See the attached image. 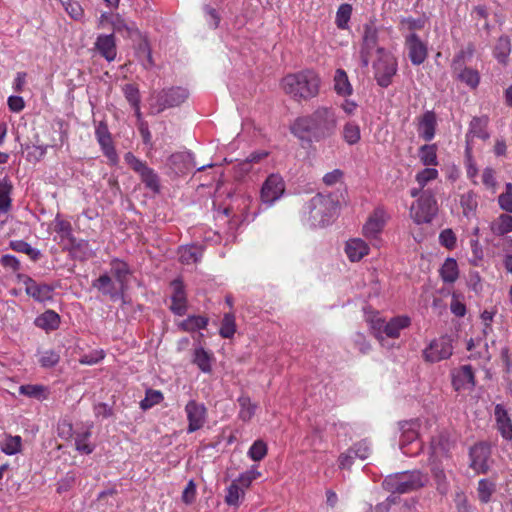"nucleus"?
I'll return each instance as SVG.
<instances>
[{"instance_id":"nucleus-62","label":"nucleus","mask_w":512,"mask_h":512,"mask_svg":"<svg viewBox=\"0 0 512 512\" xmlns=\"http://www.w3.org/2000/svg\"><path fill=\"white\" fill-rule=\"evenodd\" d=\"M125 98L132 106H137L140 103L139 90L133 84H125L123 87Z\"/></svg>"},{"instance_id":"nucleus-12","label":"nucleus","mask_w":512,"mask_h":512,"mask_svg":"<svg viewBox=\"0 0 512 512\" xmlns=\"http://www.w3.org/2000/svg\"><path fill=\"white\" fill-rule=\"evenodd\" d=\"M99 21L102 27L110 25L115 32L124 37H132L134 34L138 33L136 24L126 20L120 14L104 12L101 14Z\"/></svg>"},{"instance_id":"nucleus-34","label":"nucleus","mask_w":512,"mask_h":512,"mask_svg":"<svg viewBox=\"0 0 512 512\" xmlns=\"http://www.w3.org/2000/svg\"><path fill=\"white\" fill-rule=\"evenodd\" d=\"M431 471L437 485V490L441 494H446L448 491V481L445 473V465H443L441 460H431Z\"/></svg>"},{"instance_id":"nucleus-42","label":"nucleus","mask_w":512,"mask_h":512,"mask_svg":"<svg viewBox=\"0 0 512 512\" xmlns=\"http://www.w3.org/2000/svg\"><path fill=\"white\" fill-rule=\"evenodd\" d=\"M496 491V483L489 479H481L478 482L477 493L482 503H488Z\"/></svg>"},{"instance_id":"nucleus-37","label":"nucleus","mask_w":512,"mask_h":512,"mask_svg":"<svg viewBox=\"0 0 512 512\" xmlns=\"http://www.w3.org/2000/svg\"><path fill=\"white\" fill-rule=\"evenodd\" d=\"M441 279L445 283H454L459 276L457 261L454 258H447L440 268Z\"/></svg>"},{"instance_id":"nucleus-31","label":"nucleus","mask_w":512,"mask_h":512,"mask_svg":"<svg viewBox=\"0 0 512 512\" xmlns=\"http://www.w3.org/2000/svg\"><path fill=\"white\" fill-rule=\"evenodd\" d=\"M96 48L106 60L112 61L115 59L116 45L112 34L98 36L96 40Z\"/></svg>"},{"instance_id":"nucleus-48","label":"nucleus","mask_w":512,"mask_h":512,"mask_svg":"<svg viewBox=\"0 0 512 512\" xmlns=\"http://www.w3.org/2000/svg\"><path fill=\"white\" fill-rule=\"evenodd\" d=\"M164 399L163 393L159 390L147 389L145 398L140 402V408L142 410H148L153 406L161 403Z\"/></svg>"},{"instance_id":"nucleus-2","label":"nucleus","mask_w":512,"mask_h":512,"mask_svg":"<svg viewBox=\"0 0 512 512\" xmlns=\"http://www.w3.org/2000/svg\"><path fill=\"white\" fill-rule=\"evenodd\" d=\"M321 79L313 70H303L286 75L281 82L282 89L295 101L310 100L319 94Z\"/></svg>"},{"instance_id":"nucleus-7","label":"nucleus","mask_w":512,"mask_h":512,"mask_svg":"<svg viewBox=\"0 0 512 512\" xmlns=\"http://www.w3.org/2000/svg\"><path fill=\"white\" fill-rule=\"evenodd\" d=\"M375 79L381 87H388L397 71L396 59L385 49L378 48L374 63Z\"/></svg>"},{"instance_id":"nucleus-5","label":"nucleus","mask_w":512,"mask_h":512,"mask_svg":"<svg viewBox=\"0 0 512 512\" xmlns=\"http://www.w3.org/2000/svg\"><path fill=\"white\" fill-rule=\"evenodd\" d=\"M412 203L409 215L414 223L420 225L430 223L438 213V203L435 193L427 190L420 193Z\"/></svg>"},{"instance_id":"nucleus-54","label":"nucleus","mask_w":512,"mask_h":512,"mask_svg":"<svg viewBox=\"0 0 512 512\" xmlns=\"http://www.w3.org/2000/svg\"><path fill=\"white\" fill-rule=\"evenodd\" d=\"M368 322L375 337L383 341L386 321L379 314H374L369 317Z\"/></svg>"},{"instance_id":"nucleus-11","label":"nucleus","mask_w":512,"mask_h":512,"mask_svg":"<svg viewBox=\"0 0 512 512\" xmlns=\"http://www.w3.org/2000/svg\"><path fill=\"white\" fill-rule=\"evenodd\" d=\"M452 353V340L448 336H441L431 341L429 346L424 349L423 357L427 362L436 363L448 359Z\"/></svg>"},{"instance_id":"nucleus-3","label":"nucleus","mask_w":512,"mask_h":512,"mask_svg":"<svg viewBox=\"0 0 512 512\" xmlns=\"http://www.w3.org/2000/svg\"><path fill=\"white\" fill-rule=\"evenodd\" d=\"M433 423V419L429 418H417L401 422L399 447L402 452L406 455L417 454L421 449L420 437L430 430Z\"/></svg>"},{"instance_id":"nucleus-45","label":"nucleus","mask_w":512,"mask_h":512,"mask_svg":"<svg viewBox=\"0 0 512 512\" xmlns=\"http://www.w3.org/2000/svg\"><path fill=\"white\" fill-rule=\"evenodd\" d=\"M202 256V252L196 246H185L179 249V260L183 264L196 263Z\"/></svg>"},{"instance_id":"nucleus-23","label":"nucleus","mask_w":512,"mask_h":512,"mask_svg":"<svg viewBox=\"0 0 512 512\" xmlns=\"http://www.w3.org/2000/svg\"><path fill=\"white\" fill-rule=\"evenodd\" d=\"M169 165L177 175H183L195 167L194 157L190 152H178L170 156Z\"/></svg>"},{"instance_id":"nucleus-40","label":"nucleus","mask_w":512,"mask_h":512,"mask_svg":"<svg viewBox=\"0 0 512 512\" xmlns=\"http://www.w3.org/2000/svg\"><path fill=\"white\" fill-rule=\"evenodd\" d=\"M419 160L425 167L435 168L438 165L437 149L435 145H423L418 152Z\"/></svg>"},{"instance_id":"nucleus-64","label":"nucleus","mask_w":512,"mask_h":512,"mask_svg":"<svg viewBox=\"0 0 512 512\" xmlns=\"http://www.w3.org/2000/svg\"><path fill=\"white\" fill-rule=\"evenodd\" d=\"M439 240L448 249H452L456 245V236L451 229L443 230L439 235Z\"/></svg>"},{"instance_id":"nucleus-35","label":"nucleus","mask_w":512,"mask_h":512,"mask_svg":"<svg viewBox=\"0 0 512 512\" xmlns=\"http://www.w3.org/2000/svg\"><path fill=\"white\" fill-rule=\"evenodd\" d=\"M334 90L340 96L352 94V85L349 82L347 73L343 69H337L334 75Z\"/></svg>"},{"instance_id":"nucleus-10","label":"nucleus","mask_w":512,"mask_h":512,"mask_svg":"<svg viewBox=\"0 0 512 512\" xmlns=\"http://www.w3.org/2000/svg\"><path fill=\"white\" fill-rule=\"evenodd\" d=\"M285 192V182L279 174H271L261 187L260 199L267 206H272Z\"/></svg>"},{"instance_id":"nucleus-30","label":"nucleus","mask_w":512,"mask_h":512,"mask_svg":"<svg viewBox=\"0 0 512 512\" xmlns=\"http://www.w3.org/2000/svg\"><path fill=\"white\" fill-rule=\"evenodd\" d=\"M411 323V319L408 316H396L386 322L384 339L387 338H398L401 330L407 328Z\"/></svg>"},{"instance_id":"nucleus-60","label":"nucleus","mask_w":512,"mask_h":512,"mask_svg":"<svg viewBox=\"0 0 512 512\" xmlns=\"http://www.w3.org/2000/svg\"><path fill=\"white\" fill-rule=\"evenodd\" d=\"M267 454V445L262 440L255 441L248 451V456L253 461L262 460Z\"/></svg>"},{"instance_id":"nucleus-1","label":"nucleus","mask_w":512,"mask_h":512,"mask_svg":"<svg viewBox=\"0 0 512 512\" xmlns=\"http://www.w3.org/2000/svg\"><path fill=\"white\" fill-rule=\"evenodd\" d=\"M336 128L335 112L328 107H319L311 115L296 119L291 131L300 140L320 141L333 135Z\"/></svg>"},{"instance_id":"nucleus-22","label":"nucleus","mask_w":512,"mask_h":512,"mask_svg":"<svg viewBox=\"0 0 512 512\" xmlns=\"http://www.w3.org/2000/svg\"><path fill=\"white\" fill-rule=\"evenodd\" d=\"M93 287L97 288L104 295L109 296L112 300L123 298L125 290H120L117 282L113 281L108 274L101 275L93 282Z\"/></svg>"},{"instance_id":"nucleus-15","label":"nucleus","mask_w":512,"mask_h":512,"mask_svg":"<svg viewBox=\"0 0 512 512\" xmlns=\"http://www.w3.org/2000/svg\"><path fill=\"white\" fill-rule=\"evenodd\" d=\"M19 282L24 285L25 292L38 302H45L52 298L53 288L45 283H38L29 276L19 275Z\"/></svg>"},{"instance_id":"nucleus-9","label":"nucleus","mask_w":512,"mask_h":512,"mask_svg":"<svg viewBox=\"0 0 512 512\" xmlns=\"http://www.w3.org/2000/svg\"><path fill=\"white\" fill-rule=\"evenodd\" d=\"M54 228L61 239V243L65 249L70 250L72 253H76L77 250H83L84 253L87 250V242L77 240L72 234V226L70 222L62 219L59 215L55 217Z\"/></svg>"},{"instance_id":"nucleus-51","label":"nucleus","mask_w":512,"mask_h":512,"mask_svg":"<svg viewBox=\"0 0 512 512\" xmlns=\"http://www.w3.org/2000/svg\"><path fill=\"white\" fill-rule=\"evenodd\" d=\"M208 319L203 316H190L183 320L179 326L184 331H196L206 327Z\"/></svg>"},{"instance_id":"nucleus-47","label":"nucleus","mask_w":512,"mask_h":512,"mask_svg":"<svg viewBox=\"0 0 512 512\" xmlns=\"http://www.w3.org/2000/svg\"><path fill=\"white\" fill-rule=\"evenodd\" d=\"M90 435L91 432L89 429L76 433L75 446L77 451L83 454H90L93 452L94 446L88 442Z\"/></svg>"},{"instance_id":"nucleus-8","label":"nucleus","mask_w":512,"mask_h":512,"mask_svg":"<svg viewBox=\"0 0 512 512\" xmlns=\"http://www.w3.org/2000/svg\"><path fill=\"white\" fill-rule=\"evenodd\" d=\"M124 160L129 165V167L140 176L142 182L147 188L154 192L159 191V177L152 168L148 167L145 162L138 159L131 152H127L124 155Z\"/></svg>"},{"instance_id":"nucleus-17","label":"nucleus","mask_w":512,"mask_h":512,"mask_svg":"<svg viewBox=\"0 0 512 512\" xmlns=\"http://www.w3.org/2000/svg\"><path fill=\"white\" fill-rule=\"evenodd\" d=\"M491 456V449L485 443L474 445L470 449L471 468L477 473H487L489 470V459Z\"/></svg>"},{"instance_id":"nucleus-56","label":"nucleus","mask_w":512,"mask_h":512,"mask_svg":"<svg viewBox=\"0 0 512 512\" xmlns=\"http://www.w3.org/2000/svg\"><path fill=\"white\" fill-rule=\"evenodd\" d=\"M352 14V6L350 4H342L336 13V24L338 28L345 29Z\"/></svg>"},{"instance_id":"nucleus-21","label":"nucleus","mask_w":512,"mask_h":512,"mask_svg":"<svg viewBox=\"0 0 512 512\" xmlns=\"http://www.w3.org/2000/svg\"><path fill=\"white\" fill-rule=\"evenodd\" d=\"M439 177V172L436 168L425 167L419 170L415 175L416 187L410 189L411 197H417L420 193L427 191L425 187L432 181ZM428 190H430L428 188Z\"/></svg>"},{"instance_id":"nucleus-36","label":"nucleus","mask_w":512,"mask_h":512,"mask_svg":"<svg viewBox=\"0 0 512 512\" xmlns=\"http://www.w3.org/2000/svg\"><path fill=\"white\" fill-rule=\"evenodd\" d=\"M491 232L496 236H503L512 232V216L501 214L490 224Z\"/></svg>"},{"instance_id":"nucleus-33","label":"nucleus","mask_w":512,"mask_h":512,"mask_svg":"<svg viewBox=\"0 0 512 512\" xmlns=\"http://www.w3.org/2000/svg\"><path fill=\"white\" fill-rule=\"evenodd\" d=\"M511 53V40L508 36H500L494 46L493 56L502 65H507Z\"/></svg>"},{"instance_id":"nucleus-52","label":"nucleus","mask_w":512,"mask_h":512,"mask_svg":"<svg viewBox=\"0 0 512 512\" xmlns=\"http://www.w3.org/2000/svg\"><path fill=\"white\" fill-rule=\"evenodd\" d=\"M238 402L240 405L239 417L243 421H249L255 414L256 405L252 404L250 398L247 396H241Z\"/></svg>"},{"instance_id":"nucleus-4","label":"nucleus","mask_w":512,"mask_h":512,"mask_svg":"<svg viewBox=\"0 0 512 512\" xmlns=\"http://www.w3.org/2000/svg\"><path fill=\"white\" fill-rule=\"evenodd\" d=\"M303 213L311 226L323 227L334 217L336 206L330 197L318 194L305 205Z\"/></svg>"},{"instance_id":"nucleus-27","label":"nucleus","mask_w":512,"mask_h":512,"mask_svg":"<svg viewBox=\"0 0 512 512\" xmlns=\"http://www.w3.org/2000/svg\"><path fill=\"white\" fill-rule=\"evenodd\" d=\"M110 273L115 278L117 284L120 286V290H125L128 287V278L130 270L128 265L118 259H113L110 264Z\"/></svg>"},{"instance_id":"nucleus-63","label":"nucleus","mask_w":512,"mask_h":512,"mask_svg":"<svg viewBox=\"0 0 512 512\" xmlns=\"http://www.w3.org/2000/svg\"><path fill=\"white\" fill-rule=\"evenodd\" d=\"M59 359H60V357L56 352L49 350V351H45L42 354L39 361L43 367L50 368V367L55 366L59 362Z\"/></svg>"},{"instance_id":"nucleus-28","label":"nucleus","mask_w":512,"mask_h":512,"mask_svg":"<svg viewBox=\"0 0 512 512\" xmlns=\"http://www.w3.org/2000/svg\"><path fill=\"white\" fill-rule=\"evenodd\" d=\"M171 285L173 288L171 309L174 313L182 315L186 309V295L183 284L177 279Z\"/></svg>"},{"instance_id":"nucleus-50","label":"nucleus","mask_w":512,"mask_h":512,"mask_svg":"<svg viewBox=\"0 0 512 512\" xmlns=\"http://www.w3.org/2000/svg\"><path fill=\"white\" fill-rule=\"evenodd\" d=\"M236 332L235 315L232 313H226L223 316L219 334L223 338H231Z\"/></svg>"},{"instance_id":"nucleus-20","label":"nucleus","mask_w":512,"mask_h":512,"mask_svg":"<svg viewBox=\"0 0 512 512\" xmlns=\"http://www.w3.org/2000/svg\"><path fill=\"white\" fill-rule=\"evenodd\" d=\"M408 56L414 65L422 64L427 57V47L415 33L406 36Z\"/></svg>"},{"instance_id":"nucleus-53","label":"nucleus","mask_w":512,"mask_h":512,"mask_svg":"<svg viewBox=\"0 0 512 512\" xmlns=\"http://www.w3.org/2000/svg\"><path fill=\"white\" fill-rule=\"evenodd\" d=\"M19 393L35 399H45L46 388L43 385H22L19 387Z\"/></svg>"},{"instance_id":"nucleus-58","label":"nucleus","mask_w":512,"mask_h":512,"mask_svg":"<svg viewBox=\"0 0 512 512\" xmlns=\"http://www.w3.org/2000/svg\"><path fill=\"white\" fill-rule=\"evenodd\" d=\"M260 476L261 473L255 468H252L248 471L241 473L236 479H234V481L237 482L238 485L243 487V489L245 490L249 488L251 483Z\"/></svg>"},{"instance_id":"nucleus-24","label":"nucleus","mask_w":512,"mask_h":512,"mask_svg":"<svg viewBox=\"0 0 512 512\" xmlns=\"http://www.w3.org/2000/svg\"><path fill=\"white\" fill-rule=\"evenodd\" d=\"M345 254L351 262H358L368 255L369 245L361 238H352L345 243Z\"/></svg>"},{"instance_id":"nucleus-29","label":"nucleus","mask_w":512,"mask_h":512,"mask_svg":"<svg viewBox=\"0 0 512 512\" xmlns=\"http://www.w3.org/2000/svg\"><path fill=\"white\" fill-rule=\"evenodd\" d=\"M436 117L433 112L427 111L419 121L418 133L425 141H430L435 135Z\"/></svg>"},{"instance_id":"nucleus-16","label":"nucleus","mask_w":512,"mask_h":512,"mask_svg":"<svg viewBox=\"0 0 512 512\" xmlns=\"http://www.w3.org/2000/svg\"><path fill=\"white\" fill-rule=\"evenodd\" d=\"M96 139L101 146L104 155L108 158L111 165H116L119 161L117 152L113 146L111 134L105 123L100 122L95 130Z\"/></svg>"},{"instance_id":"nucleus-18","label":"nucleus","mask_w":512,"mask_h":512,"mask_svg":"<svg viewBox=\"0 0 512 512\" xmlns=\"http://www.w3.org/2000/svg\"><path fill=\"white\" fill-rule=\"evenodd\" d=\"M387 220L388 215L384 208L377 207L364 224L362 229L363 235L367 238H376L383 230Z\"/></svg>"},{"instance_id":"nucleus-39","label":"nucleus","mask_w":512,"mask_h":512,"mask_svg":"<svg viewBox=\"0 0 512 512\" xmlns=\"http://www.w3.org/2000/svg\"><path fill=\"white\" fill-rule=\"evenodd\" d=\"M245 491L234 480L226 489L225 503L229 506L238 507L244 499Z\"/></svg>"},{"instance_id":"nucleus-59","label":"nucleus","mask_w":512,"mask_h":512,"mask_svg":"<svg viewBox=\"0 0 512 512\" xmlns=\"http://www.w3.org/2000/svg\"><path fill=\"white\" fill-rule=\"evenodd\" d=\"M498 203L502 210L512 213V183H506L505 192L499 195Z\"/></svg>"},{"instance_id":"nucleus-49","label":"nucleus","mask_w":512,"mask_h":512,"mask_svg":"<svg viewBox=\"0 0 512 512\" xmlns=\"http://www.w3.org/2000/svg\"><path fill=\"white\" fill-rule=\"evenodd\" d=\"M66 13L74 20L81 21L84 18V10L79 2L74 0H59Z\"/></svg>"},{"instance_id":"nucleus-13","label":"nucleus","mask_w":512,"mask_h":512,"mask_svg":"<svg viewBox=\"0 0 512 512\" xmlns=\"http://www.w3.org/2000/svg\"><path fill=\"white\" fill-rule=\"evenodd\" d=\"M378 48V30L376 26L372 23L365 24L360 49V58L363 66H368L371 53L374 50L377 51Z\"/></svg>"},{"instance_id":"nucleus-32","label":"nucleus","mask_w":512,"mask_h":512,"mask_svg":"<svg viewBox=\"0 0 512 512\" xmlns=\"http://www.w3.org/2000/svg\"><path fill=\"white\" fill-rule=\"evenodd\" d=\"M187 97L188 92L183 88L177 87L163 91L161 101L164 107H174L183 103Z\"/></svg>"},{"instance_id":"nucleus-44","label":"nucleus","mask_w":512,"mask_h":512,"mask_svg":"<svg viewBox=\"0 0 512 512\" xmlns=\"http://www.w3.org/2000/svg\"><path fill=\"white\" fill-rule=\"evenodd\" d=\"M193 362L202 372L208 373L211 371L212 355L201 347L196 348Z\"/></svg>"},{"instance_id":"nucleus-25","label":"nucleus","mask_w":512,"mask_h":512,"mask_svg":"<svg viewBox=\"0 0 512 512\" xmlns=\"http://www.w3.org/2000/svg\"><path fill=\"white\" fill-rule=\"evenodd\" d=\"M454 443L446 434L440 433L431 440V460L447 459L448 453L453 448Z\"/></svg>"},{"instance_id":"nucleus-14","label":"nucleus","mask_w":512,"mask_h":512,"mask_svg":"<svg viewBox=\"0 0 512 512\" xmlns=\"http://www.w3.org/2000/svg\"><path fill=\"white\" fill-rule=\"evenodd\" d=\"M185 413L188 420V433L201 429L207 418V409L204 404L190 400L185 406Z\"/></svg>"},{"instance_id":"nucleus-6","label":"nucleus","mask_w":512,"mask_h":512,"mask_svg":"<svg viewBox=\"0 0 512 512\" xmlns=\"http://www.w3.org/2000/svg\"><path fill=\"white\" fill-rule=\"evenodd\" d=\"M427 478L420 471L402 472L388 476L384 488L392 493H408L424 486Z\"/></svg>"},{"instance_id":"nucleus-43","label":"nucleus","mask_w":512,"mask_h":512,"mask_svg":"<svg viewBox=\"0 0 512 512\" xmlns=\"http://www.w3.org/2000/svg\"><path fill=\"white\" fill-rule=\"evenodd\" d=\"M22 439L20 436L7 435L1 442L0 448L6 455H14L21 451Z\"/></svg>"},{"instance_id":"nucleus-19","label":"nucleus","mask_w":512,"mask_h":512,"mask_svg":"<svg viewBox=\"0 0 512 512\" xmlns=\"http://www.w3.org/2000/svg\"><path fill=\"white\" fill-rule=\"evenodd\" d=\"M452 384L456 391H471L475 386L472 367L463 365L452 372Z\"/></svg>"},{"instance_id":"nucleus-57","label":"nucleus","mask_w":512,"mask_h":512,"mask_svg":"<svg viewBox=\"0 0 512 512\" xmlns=\"http://www.w3.org/2000/svg\"><path fill=\"white\" fill-rule=\"evenodd\" d=\"M360 128L355 123H347L343 129V138L349 144H356L360 140Z\"/></svg>"},{"instance_id":"nucleus-46","label":"nucleus","mask_w":512,"mask_h":512,"mask_svg":"<svg viewBox=\"0 0 512 512\" xmlns=\"http://www.w3.org/2000/svg\"><path fill=\"white\" fill-rule=\"evenodd\" d=\"M460 205L466 217L473 215L478 206L476 194L472 191L463 194L460 199Z\"/></svg>"},{"instance_id":"nucleus-55","label":"nucleus","mask_w":512,"mask_h":512,"mask_svg":"<svg viewBox=\"0 0 512 512\" xmlns=\"http://www.w3.org/2000/svg\"><path fill=\"white\" fill-rule=\"evenodd\" d=\"M11 184L7 181L0 183V214H5L11 207L10 191Z\"/></svg>"},{"instance_id":"nucleus-41","label":"nucleus","mask_w":512,"mask_h":512,"mask_svg":"<svg viewBox=\"0 0 512 512\" xmlns=\"http://www.w3.org/2000/svg\"><path fill=\"white\" fill-rule=\"evenodd\" d=\"M457 79L471 89H476L480 83V74L477 70L464 67L457 72Z\"/></svg>"},{"instance_id":"nucleus-38","label":"nucleus","mask_w":512,"mask_h":512,"mask_svg":"<svg viewBox=\"0 0 512 512\" xmlns=\"http://www.w3.org/2000/svg\"><path fill=\"white\" fill-rule=\"evenodd\" d=\"M59 323L60 317L53 310H47L35 319V325L45 330H54Z\"/></svg>"},{"instance_id":"nucleus-26","label":"nucleus","mask_w":512,"mask_h":512,"mask_svg":"<svg viewBox=\"0 0 512 512\" xmlns=\"http://www.w3.org/2000/svg\"><path fill=\"white\" fill-rule=\"evenodd\" d=\"M494 415L501 436L505 440L512 441V421L503 405L497 404L495 406Z\"/></svg>"},{"instance_id":"nucleus-61","label":"nucleus","mask_w":512,"mask_h":512,"mask_svg":"<svg viewBox=\"0 0 512 512\" xmlns=\"http://www.w3.org/2000/svg\"><path fill=\"white\" fill-rule=\"evenodd\" d=\"M401 28L404 30L409 31L410 33H414L415 30H421L425 25V19L424 18H412L407 17L403 18L400 22Z\"/></svg>"}]
</instances>
